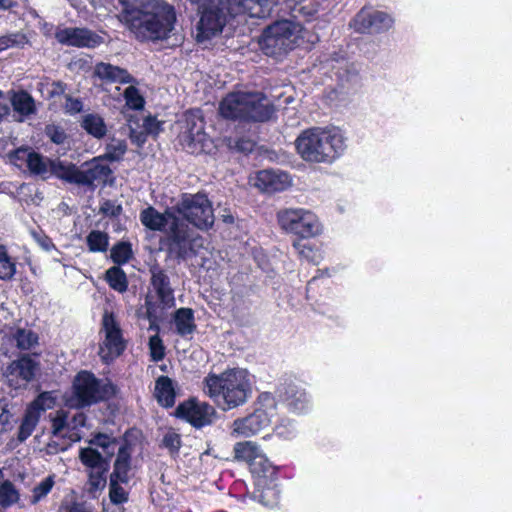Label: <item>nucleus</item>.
I'll return each mask as SVG.
<instances>
[{"mask_svg":"<svg viewBox=\"0 0 512 512\" xmlns=\"http://www.w3.org/2000/svg\"><path fill=\"white\" fill-rule=\"evenodd\" d=\"M202 383L204 394L223 411L242 406L252 392L246 370L237 368L226 369L220 374L211 372Z\"/></svg>","mask_w":512,"mask_h":512,"instance_id":"nucleus-1","label":"nucleus"},{"mask_svg":"<svg viewBox=\"0 0 512 512\" xmlns=\"http://www.w3.org/2000/svg\"><path fill=\"white\" fill-rule=\"evenodd\" d=\"M276 107L260 91H235L228 93L219 104L225 119L246 123H266L276 118Z\"/></svg>","mask_w":512,"mask_h":512,"instance_id":"nucleus-2","label":"nucleus"},{"mask_svg":"<svg viewBox=\"0 0 512 512\" xmlns=\"http://www.w3.org/2000/svg\"><path fill=\"white\" fill-rule=\"evenodd\" d=\"M299 156L308 163L331 164L345 149L341 134L318 127L303 130L295 140Z\"/></svg>","mask_w":512,"mask_h":512,"instance_id":"nucleus-3","label":"nucleus"},{"mask_svg":"<svg viewBox=\"0 0 512 512\" xmlns=\"http://www.w3.org/2000/svg\"><path fill=\"white\" fill-rule=\"evenodd\" d=\"M149 274L144 302L145 318L149 321V330L158 332L165 312L175 306V289L166 270L157 262L149 266Z\"/></svg>","mask_w":512,"mask_h":512,"instance_id":"nucleus-4","label":"nucleus"},{"mask_svg":"<svg viewBox=\"0 0 512 512\" xmlns=\"http://www.w3.org/2000/svg\"><path fill=\"white\" fill-rule=\"evenodd\" d=\"M118 392L117 385L110 380L103 382L93 372L81 370L73 379L69 405L76 409L88 408L115 398Z\"/></svg>","mask_w":512,"mask_h":512,"instance_id":"nucleus-5","label":"nucleus"},{"mask_svg":"<svg viewBox=\"0 0 512 512\" xmlns=\"http://www.w3.org/2000/svg\"><path fill=\"white\" fill-rule=\"evenodd\" d=\"M172 221L160 245L169 259L181 263L197 255V248L202 246L203 238L192 231L188 224L176 215H170Z\"/></svg>","mask_w":512,"mask_h":512,"instance_id":"nucleus-6","label":"nucleus"},{"mask_svg":"<svg viewBox=\"0 0 512 512\" xmlns=\"http://www.w3.org/2000/svg\"><path fill=\"white\" fill-rule=\"evenodd\" d=\"M49 170L56 176L70 184L85 186L94 189L97 184L106 185L113 171L109 166H100L96 161H87L77 167L73 163L61 160H50Z\"/></svg>","mask_w":512,"mask_h":512,"instance_id":"nucleus-7","label":"nucleus"},{"mask_svg":"<svg viewBox=\"0 0 512 512\" xmlns=\"http://www.w3.org/2000/svg\"><path fill=\"white\" fill-rule=\"evenodd\" d=\"M300 26L289 20H278L267 26L260 38L259 46L270 57L286 55L298 45Z\"/></svg>","mask_w":512,"mask_h":512,"instance_id":"nucleus-8","label":"nucleus"},{"mask_svg":"<svg viewBox=\"0 0 512 512\" xmlns=\"http://www.w3.org/2000/svg\"><path fill=\"white\" fill-rule=\"evenodd\" d=\"M176 15L173 7L164 13L138 11L137 16L128 20L129 28L138 38L144 40H162L173 30Z\"/></svg>","mask_w":512,"mask_h":512,"instance_id":"nucleus-9","label":"nucleus"},{"mask_svg":"<svg viewBox=\"0 0 512 512\" xmlns=\"http://www.w3.org/2000/svg\"><path fill=\"white\" fill-rule=\"evenodd\" d=\"M185 131L180 135V143L190 154H208L217 152L213 138L205 132V121L201 110H188L184 114Z\"/></svg>","mask_w":512,"mask_h":512,"instance_id":"nucleus-10","label":"nucleus"},{"mask_svg":"<svg viewBox=\"0 0 512 512\" xmlns=\"http://www.w3.org/2000/svg\"><path fill=\"white\" fill-rule=\"evenodd\" d=\"M233 451L236 460L247 463L257 485L277 480L278 468L272 464L256 443L252 441L237 442Z\"/></svg>","mask_w":512,"mask_h":512,"instance_id":"nucleus-11","label":"nucleus"},{"mask_svg":"<svg viewBox=\"0 0 512 512\" xmlns=\"http://www.w3.org/2000/svg\"><path fill=\"white\" fill-rule=\"evenodd\" d=\"M277 221L282 230L301 240L316 237L322 232L318 217L303 208L282 209L277 213Z\"/></svg>","mask_w":512,"mask_h":512,"instance_id":"nucleus-12","label":"nucleus"},{"mask_svg":"<svg viewBox=\"0 0 512 512\" xmlns=\"http://www.w3.org/2000/svg\"><path fill=\"white\" fill-rule=\"evenodd\" d=\"M175 208L184 220L200 230H208L214 224L212 203L205 193H183Z\"/></svg>","mask_w":512,"mask_h":512,"instance_id":"nucleus-13","label":"nucleus"},{"mask_svg":"<svg viewBox=\"0 0 512 512\" xmlns=\"http://www.w3.org/2000/svg\"><path fill=\"white\" fill-rule=\"evenodd\" d=\"M79 460L87 468L85 490L91 498H97L107 485L109 460L92 447L81 448Z\"/></svg>","mask_w":512,"mask_h":512,"instance_id":"nucleus-14","label":"nucleus"},{"mask_svg":"<svg viewBox=\"0 0 512 512\" xmlns=\"http://www.w3.org/2000/svg\"><path fill=\"white\" fill-rule=\"evenodd\" d=\"M100 331L104 333V339L100 343L99 355L103 363L110 364L120 357L127 348L123 330L112 311H104Z\"/></svg>","mask_w":512,"mask_h":512,"instance_id":"nucleus-15","label":"nucleus"},{"mask_svg":"<svg viewBox=\"0 0 512 512\" xmlns=\"http://www.w3.org/2000/svg\"><path fill=\"white\" fill-rule=\"evenodd\" d=\"M215 415L216 410L212 405L194 396L180 402L173 413L174 417L184 420L195 429L211 425Z\"/></svg>","mask_w":512,"mask_h":512,"instance_id":"nucleus-16","label":"nucleus"},{"mask_svg":"<svg viewBox=\"0 0 512 512\" xmlns=\"http://www.w3.org/2000/svg\"><path fill=\"white\" fill-rule=\"evenodd\" d=\"M392 23L387 13L363 7L351 20L350 27L361 34H373L388 30Z\"/></svg>","mask_w":512,"mask_h":512,"instance_id":"nucleus-17","label":"nucleus"},{"mask_svg":"<svg viewBox=\"0 0 512 512\" xmlns=\"http://www.w3.org/2000/svg\"><path fill=\"white\" fill-rule=\"evenodd\" d=\"M55 38L62 45L77 48L93 49L104 43L102 36L85 27L58 28L55 32Z\"/></svg>","mask_w":512,"mask_h":512,"instance_id":"nucleus-18","label":"nucleus"},{"mask_svg":"<svg viewBox=\"0 0 512 512\" xmlns=\"http://www.w3.org/2000/svg\"><path fill=\"white\" fill-rule=\"evenodd\" d=\"M52 404V397L48 392H43L28 405L18 429L17 438L20 442L25 441L32 435L39 422L41 413L51 408Z\"/></svg>","mask_w":512,"mask_h":512,"instance_id":"nucleus-19","label":"nucleus"},{"mask_svg":"<svg viewBox=\"0 0 512 512\" xmlns=\"http://www.w3.org/2000/svg\"><path fill=\"white\" fill-rule=\"evenodd\" d=\"M52 404V397L48 392H43L28 405L18 429L17 438L20 442L25 441L32 435L39 422L41 413L51 408Z\"/></svg>","mask_w":512,"mask_h":512,"instance_id":"nucleus-20","label":"nucleus"},{"mask_svg":"<svg viewBox=\"0 0 512 512\" xmlns=\"http://www.w3.org/2000/svg\"><path fill=\"white\" fill-rule=\"evenodd\" d=\"M52 404V397L48 392H43L28 405L18 429L17 438L20 442L25 441L32 435L39 422L41 413L51 408Z\"/></svg>","mask_w":512,"mask_h":512,"instance_id":"nucleus-21","label":"nucleus"},{"mask_svg":"<svg viewBox=\"0 0 512 512\" xmlns=\"http://www.w3.org/2000/svg\"><path fill=\"white\" fill-rule=\"evenodd\" d=\"M200 13V19L197 24L198 41L209 40L222 32L226 19L220 7L209 3L208 5H203Z\"/></svg>","mask_w":512,"mask_h":512,"instance_id":"nucleus-22","label":"nucleus"},{"mask_svg":"<svg viewBox=\"0 0 512 512\" xmlns=\"http://www.w3.org/2000/svg\"><path fill=\"white\" fill-rule=\"evenodd\" d=\"M271 417L266 409L256 408L251 414L233 421L232 434L242 437L256 435L271 424Z\"/></svg>","mask_w":512,"mask_h":512,"instance_id":"nucleus-23","label":"nucleus"},{"mask_svg":"<svg viewBox=\"0 0 512 512\" xmlns=\"http://www.w3.org/2000/svg\"><path fill=\"white\" fill-rule=\"evenodd\" d=\"M290 185V175L282 171H275L273 169L260 170L255 177V186L267 193L282 192Z\"/></svg>","mask_w":512,"mask_h":512,"instance_id":"nucleus-24","label":"nucleus"},{"mask_svg":"<svg viewBox=\"0 0 512 512\" xmlns=\"http://www.w3.org/2000/svg\"><path fill=\"white\" fill-rule=\"evenodd\" d=\"M132 469V445L125 440L118 449L113 470L109 475L110 481H119L128 484L131 480Z\"/></svg>","mask_w":512,"mask_h":512,"instance_id":"nucleus-25","label":"nucleus"},{"mask_svg":"<svg viewBox=\"0 0 512 512\" xmlns=\"http://www.w3.org/2000/svg\"><path fill=\"white\" fill-rule=\"evenodd\" d=\"M94 75L106 83H138L137 79L127 69L106 62H99L95 65Z\"/></svg>","mask_w":512,"mask_h":512,"instance_id":"nucleus-26","label":"nucleus"},{"mask_svg":"<svg viewBox=\"0 0 512 512\" xmlns=\"http://www.w3.org/2000/svg\"><path fill=\"white\" fill-rule=\"evenodd\" d=\"M170 215L174 213L166 210L164 213L159 212L155 207L148 206L140 212V221L144 227L151 231H165L166 226L172 221Z\"/></svg>","mask_w":512,"mask_h":512,"instance_id":"nucleus-27","label":"nucleus"},{"mask_svg":"<svg viewBox=\"0 0 512 512\" xmlns=\"http://www.w3.org/2000/svg\"><path fill=\"white\" fill-rule=\"evenodd\" d=\"M155 398L163 408H172L176 401V391L173 380L168 376H159L155 381Z\"/></svg>","mask_w":512,"mask_h":512,"instance_id":"nucleus-28","label":"nucleus"},{"mask_svg":"<svg viewBox=\"0 0 512 512\" xmlns=\"http://www.w3.org/2000/svg\"><path fill=\"white\" fill-rule=\"evenodd\" d=\"M173 324L178 335L185 337L193 334L197 329L194 310L188 307L177 309L173 314Z\"/></svg>","mask_w":512,"mask_h":512,"instance_id":"nucleus-29","label":"nucleus"},{"mask_svg":"<svg viewBox=\"0 0 512 512\" xmlns=\"http://www.w3.org/2000/svg\"><path fill=\"white\" fill-rule=\"evenodd\" d=\"M163 121H159L155 115L149 114L144 117L142 129L136 131L131 129L130 136L133 142L142 145L147 141L148 136L157 137L163 131Z\"/></svg>","mask_w":512,"mask_h":512,"instance_id":"nucleus-30","label":"nucleus"},{"mask_svg":"<svg viewBox=\"0 0 512 512\" xmlns=\"http://www.w3.org/2000/svg\"><path fill=\"white\" fill-rule=\"evenodd\" d=\"M127 152V143L123 139L112 138L105 146V153L101 156L93 158L91 161H96L100 166H108L103 164V160L109 162H118L123 159Z\"/></svg>","mask_w":512,"mask_h":512,"instance_id":"nucleus-31","label":"nucleus"},{"mask_svg":"<svg viewBox=\"0 0 512 512\" xmlns=\"http://www.w3.org/2000/svg\"><path fill=\"white\" fill-rule=\"evenodd\" d=\"M283 398L289 409L295 413H301L307 408V394L296 386L288 385L283 393Z\"/></svg>","mask_w":512,"mask_h":512,"instance_id":"nucleus-32","label":"nucleus"},{"mask_svg":"<svg viewBox=\"0 0 512 512\" xmlns=\"http://www.w3.org/2000/svg\"><path fill=\"white\" fill-rule=\"evenodd\" d=\"M11 366L17 376L26 382L34 379L38 369V363L29 354L20 356L17 360L13 361Z\"/></svg>","mask_w":512,"mask_h":512,"instance_id":"nucleus-33","label":"nucleus"},{"mask_svg":"<svg viewBox=\"0 0 512 512\" xmlns=\"http://www.w3.org/2000/svg\"><path fill=\"white\" fill-rule=\"evenodd\" d=\"M81 127L87 134L96 139H102L107 134V126L104 119L96 113H89L83 116Z\"/></svg>","mask_w":512,"mask_h":512,"instance_id":"nucleus-34","label":"nucleus"},{"mask_svg":"<svg viewBox=\"0 0 512 512\" xmlns=\"http://www.w3.org/2000/svg\"><path fill=\"white\" fill-rule=\"evenodd\" d=\"M104 280L112 290L118 293H125L128 290V278L120 266L108 268L105 272Z\"/></svg>","mask_w":512,"mask_h":512,"instance_id":"nucleus-35","label":"nucleus"},{"mask_svg":"<svg viewBox=\"0 0 512 512\" xmlns=\"http://www.w3.org/2000/svg\"><path fill=\"white\" fill-rule=\"evenodd\" d=\"M244 11H249L252 17L265 18L270 15L272 0H234Z\"/></svg>","mask_w":512,"mask_h":512,"instance_id":"nucleus-36","label":"nucleus"},{"mask_svg":"<svg viewBox=\"0 0 512 512\" xmlns=\"http://www.w3.org/2000/svg\"><path fill=\"white\" fill-rule=\"evenodd\" d=\"M11 104L14 111L23 116H29L36 112L35 100L25 90L14 93Z\"/></svg>","mask_w":512,"mask_h":512,"instance_id":"nucleus-37","label":"nucleus"},{"mask_svg":"<svg viewBox=\"0 0 512 512\" xmlns=\"http://www.w3.org/2000/svg\"><path fill=\"white\" fill-rule=\"evenodd\" d=\"M258 489L255 492V497L260 503L266 507H273L278 504L280 498V491L277 489L275 481H268L267 484L257 485Z\"/></svg>","mask_w":512,"mask_h":512,"instance_id":"nucleus-38","label":"nucleus"},{"mask_svg":"<svg viewBox=\"0 0 512 512\" xmlns=\"http://www.w3.org/2000/svg\"><path fill=\"white\" fill-rule=\"evenodd\" d=\"M132 244L129 241H118L110 250V258L115 264L121 266L127 264L133 258Z\"/></svg>","mask_w":512,"mask_h":512,"instance_id":"nucleus-39","label":"nucleus"},{"mask_svg":"<svg viewBox=\"0 0 512 512\" xmlns=\"http://www.w3.org/2000/svg\"><path fill=\"white\" fill-rule=\"evenodd\" d=\"M12 338L16 343V347L19 350L27 351L38 345L39 336L38 334L26 328H17L12 334Z\"/></svg>","mask_w":512,"mask_h":512,"instance_id":"nucleus-40","label":"nucleus"},{"mask_svg":"<svg viewBox=\"0 0 512 512\" xmlns=\"http://www.w3.org/2000/svg\"><path fill=\"white\" fill-rule=\"evenodd\" d=\"M86 245L89 252L104 253L109 247V235L100 230H91L86 236Z\"/></svg>","mask_w":512,"mask_h":512,"instance_id":"nucleus-41","label":"nucleus"},{"mask_svg":"<svg viewBox=\"0 0 512 512\" xmlns=\"http://www.w3.org/2000/svg\"><path fill=\"white\" fill-rule=\"evenodd\" d=\"M89 444L100 447L106 455L105 458L109 460L115 454V446L118 444V439L106 433L97 432L92 435Z\"/></svg>","mask_w":512,"mask_h":512,"instance_id":"nucleus-42","label":"nucleus"},{"mask_svg":"<svg viewBox=\"0 0 512 512\" xmlns=\"http://www.w3.org/2000/svg\"><path fill=\"white\" fill-rule=\"evenodd\" d=\"M292 246L297 251L300 259H305L314 265L319 263L321 255L315 246L304 243L301 239L294 240Z\"/></svg>","mask_w":512,"mask_h":512,"instance_id":"nucleus-43","label":"nucleus"},{"mask_svg":"<svg viewBox=\"0 0 512 512\" xmlns=\"http://www.w3.org/2000/svg\"><path fill=\"white\" fill-rule=\"evenodd\" d=\"M16 273V262L8 254L7 247L0 245V280H11Z\"/></svg>","mask_w":512,"mask_h":512,"instance_id":"nucleus-44","label":"nucleus"},{"mask_svg":"<svg viewBox=\"0 0 512 512\" xmlns=\"http://www.w3.org/2000/svg\"><path fill=\"white\" fill-rule=\"evenodd\" d=\"M19 500V492L10 480L0 484V506L10 507Z\"/></svg>","mask_w":512,"mask_h":512,"instance_id":"nucleus-45","label":"nucleus"},{"mask_svg":"<svg viewBox=\"0 0 512 512\" xmlns=\"http://www.w3.org/2000/svg\"><path fill=\"white\" fill-rule=\"evenodd\" d=\"M26 165L28 170L34 175H43L48 169L44 157L35 151H29L27 153Z\"/></svg>","mask_w":512,"mask_h":512,"instance_id":"nucleus-46","label":"nucleus"},{"mask_svg":"<svg viewBox=\"0 0 512 512\" xmlns=\"http://www.w3.org/2000/svg\"><path fill=\"white\" fill-rule=\"evenodd\" d=\"M119 481L109 480V500L113 505H122L129 500V491Z\"/></svg>","mask_w":512,"mask_h":512,"instance_id":"nucleus-47","label":"nucleus"},{"mask_svg":"<svg viewBox=\"0 0 512 512\" xmlns=\"http://www.w3.org/2000/svg\"><path fill=\"white\" fill-rule=\"evenodd\" d=\"M123 97L128 108L132 110H142L144 108L145 99L134 85H130L124 90Z\"/></svg>","mask_w":512,"mask_h":512,"instance_id":"nucleus-48","label":"nucleus"},{"mask_svg":"<svg viewBox=\"0 0 512 512\" xmlns=\"http://www.w3.org/2000/svg\"><path fill=\"white\" fill-rule=\"evenodd\" d=\"M223 142L225 145L233 151L250 153L254 149L255 143L247 137H224Z\"/></svg>","mask_w":512,"mask_h":512,"instance_id":"nucleus-49","label":"nucleus"},{"mask_svg":"<svg viewBox=\"0 0 512 512\" xmlns=\"http://www.w3.org/2000/svg\"><path fill=\"white\" fill-rule=\"evenodd\" d=\"M28 43L29 40L27 36L22 32H15L0 36L1 52L12 47L23 48Z\"/></svg>","mask_w":512,"mask_h":512,"instance_id":"nucleus-50","label":"nucleus"},{"mask_svg":"<svg viewBox=\"0 0 512 512\" xmlns=\"http://www.w3.org/2000/svg\"><path fill=\"white\" fill-rule=\"evenodd\" d=\"M42 85L46 87V99L52 101L53 104L56 103L57 98L67 95L68 85L61 80L47 81Z\"/></svg>","mask_w":512,"mask_h":512,"instance_id":"nucleus-51","label":"nucleus"},{"mask_svg":"<svg viewBox=\"0 0 512 512\" xmlns=\"http://www.w3.org/2000/svg\"><path fill=\"white\" fill-rule=\"evenodd\" d=\"M55 484L54 475H49L43 479L38 485L32 490L31 503L36 504L43 498H45L52 490Z\"/></svg>","mask_w":512,"mask_h":512,"instance_id":"nucleus-52","label":"nucleus"},{"mask_svg":"<svg viewBox=\"0 0 512 512\" xmlns=\"http://www.w3.org/2000/svg\"><path fill=\"white\" fill-rule=\"evenodd\" d=\"M149 354L151 361L159 362L165 357V345L159 336V331L155 335L150 336L148 342Z\"/></svg>","mask_w":512,"mask_h":512,"instance_id":"nucleus-53","label":"nucleus"},{"mask_svg":"<svg viewBox=\"0 0 512 512\" xmlns=\"http://www.w3.org/2000/svg\"><path fill=\"white\" fill-rule=\"evenodd\" d=\"M162 445L167 448L172 455L178 454L182 446L181 435L173 429L169 430L163 436Z\"/></svg>","mask_w":512,"mask_h":512,"instance_id":"nucleus-54","label":"nucleus"},{"mask_svg":"<svg viewBox=\"0 0 512 512\" xmlns=\"http://www.w3.org/2000/svg\"><path fill=\"white\" fill-rule=\"evenodd\" d=\"M45 135L56 145L63 144L67 139L65 130L56 124H47L44 129Z\"/></svg>","mask_w":512,"mask_h":512,"instance_id":"nucleus-55","label":"nucleus"},{"mask_svg":"<svg viewBox=\"0 0 512 512\" xmlns=\"http://www.w3.org/2000/svg\"><path fill=\"white\" fill-rule=\"evenodd\" d=\"M65 103L62 108L65 114L74 116L84 110V103L81 98L73 97L70 94L65 95Z\"/></svg>","mask_w":512,"mask_h":512,"instance_id":"nucleus-56","label":"nucleus"},{"mask_svg":"<svg viewBox=\"0 0 512 512\" xmlns=\"http://www.w3.org/2000/svg\"><path fill=\"white\" fill-rule=\"evenodd\" d=\"M99 212L106 217L117 218L122 214L123 208L120 204H116L115 201L107 199L101 203Z\"/></svg>","mask_w":512,"mask_h":512,"instance_id":"nucleus-57","label":"nucleus"},{"mask_svg":"<svg viewBox=\"0 0 512 512\" xmlns=\"http://www.w3.org/2000/svg\"><path fill=\"white\" fill-rule=\"evenodd\" d=\"M58 512H93V507L86 501H71L70 503H62Z\"/></svg>","mask_w":512,"mask_h":512,"instance_id":"nucleus-58","label":"nucleus"},{"mask_svg":"<svg viewBox=\"0 0 512 512\" xmlns=\"http://www.w3.org/2000/svg\"><path fill=\"white\" fill-rule=\"evenodd\" d=\"M13 415L6 406L0 404V441L2 436L13 429Z\"/></svg>","mask_w":512,"mask_h":512,"instance_id":"nucleus-59","label":"nucleus"},{"mask_svg":"<svg viewBox=\"0 0 512 512\" xmlns=\"http://www.w3.org/2000/svg\"><path fill=\"white\" fill-rule=\"evenodd\" d=\"M31 236L36 241V243L45 251L49 252L55 249V244L53 243L50 236H48L43 230H32Z\"/></svg>","mask_w":512,"mask_h":512,"instance_id":"nucleus-60","label":"nucleus"},{"mask_svg":"<svg viewBox=\"0 0 512 512\" xmlns=\"http://www.w3.org/2000/svg\"><path fill=\"white\" fill-rule=\"evenodd\" d=\"M67 424V417L65 414L57 415L52 419V433L53 435H59Z\"/></svg>","mask_w":512,"mask_h":512,"instance_id":"nucleus-61","label":"nucleus"},{"mask_svg":"<svg viewBox=\"0 0 512 512\" xmlns=\"http://www.w3.org/2000/svg\"><path fill=\"white\" fill-rule=\"evenodd\" d=\"M17 6L14 0H0V11L11 10Z\"/></svg>","mask_w":512,"mask_h":512,"instance_id":"nucleus-62","label":"nucleus"},{"mask_svg":"<svg viewBox=\"0 0 512 512\" xmlns=\"http://www.w3.org/2000/svg\"><path fill=\"white\" fill-rule=\"evenodd\" d=\"M10 113V108L7 104L0 102V123Z\"/></svg>","mask_w":512,"mask_h":512,"instance_id":"nucleus-63","label":"nucleus"},{"mask_svg":"<svg viewBox=\"0 0 512 512\" xmlns=\"http://www.w3.org/2000/svg\"><path fill=\"white\" fill-rule=\"evenodd\" d=\"M192 4H197L199 5V8L202 9L203 8V5H208L206 3V0H189Z\"/></svg>","mask_w":512,"mask_h":512,"instance_id":"nucleus-64","label":"nucleus"}]
</instances>
